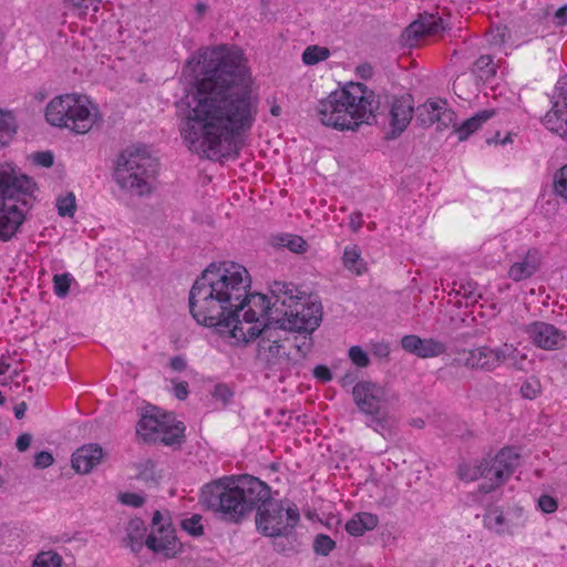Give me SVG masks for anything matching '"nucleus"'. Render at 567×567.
<instances>
[{
    "mask_svg": "<svg viewBox=\"0 0 567 567\" xmlns=\"http://www.w3.org/2000/svg\"><path fill=\"white\" fill-rule=\"evenodd\" d=\"M45 120L52 126L85 134L97 121V109L85 96L64 94L47 105Z\"/></svg>",
    "mask_w": 567,
    "mask_h": 567,
    "instance_id": "obj_8",
    "label": "nucleus"
},
{
    "mask_svg": "<svg viewBox=\"0 0 567 567\" xmlns=\"http://www.w3.org/2000/svg\"><path fill=\"white\" fill-rule=\"evenodd\" d=\"M497 64L491 55H481L473 64L472 72L480 80L486 82L495 76Z\"/></svg>",
    "mask_w": 567,
    "mask_h": 567,
    "instance_id": "obj_27",
    "label": "nucleus"
},
{
    "mask_svg": "<svg viewBox=\"0 0 567 567\" xmlns=\"http://www.w3.org/2000/svg\"><path fill=\"white\" fill-rule=\"evenodd\" d=\"M542 385L538 379H528L520 386L523 398L533 400L540 393Z\"/></svg>",
    "mask_w": 567,
    "mask_h": 567,
    "instance_id": "obj_41",
    "label": "nucleus"
},
{
    "mask_svg": "<svg viewBox=\"0 0 567 567\" xmlns=\"http://www.w3.org/2000/svg\"><path fill=\"white\" fill-rule=\"evenodd\" d=\"M145 546L164 558L175 557L182 549L174 530L164 526L153 528L145 539Z\"/></svg>",
    "mask_w": 567,
    "mask_h": 567,
    "instance_id": "obj_17",
    "label": "nucleus"
},
{
    "mask_svg": "<svg viewBox=\"0 0 567 567\" xmlns=\"http://www.w3.org/2000/svg\"><path fill=\"white\" fill-rule=\"evenodd\" d=\"M280 106L279 105H272V107L270 109V113L274 115V116H278L280 114Z\"/></svg>",
    "mask_w": 567,
    "mask_h": 567,
    "instance_id": "obj_64",
    "label": "nucleus"
},
{
    "mask_svg": "<svg viewBox=\"0 0 567 567\" xmlns=\"http://www.w3.org/2000/svg\"><path fill=\"white\" fill-rule=\"evenodd\" d=\"M169 365L174 371H184L186 369V361L183 357H174L169 361Z\"/></svg>",
    "mask_w": 567,
    "mask_h": 567,
    "instance_id": "obj_59",
    "label": "nucleus"
},
{
    "mask_svg": "<svg viewBox=\"0 0 567 567\" xmlns=\"http://www.w3.org/2000/svg\"><path fill=\"white\" fill-rule=\"evenodd\" d=\"M421 340L422 339L420 337L414 334L404 336L401 339V346L405 351L416 355L419 347L421 344Z\"/></svg>",
    "mask_w": 567,
    "mask_h": 567,
    "instance_id": "obj_43",
    "label": "nucleus"
},
{
    "mask_svg": "<svg viewBox=\"0 0 567 567\" xmlns=\"http://www.w3.org/2000/svg\"><path fill=\"white\" fill-rule=\"evenodd\" d=\"M554 189L557 195L567 200V164L556 173Z\"/></svg>",
    "mask_w": 567,
    "mask_h": 567,
    "instance_id": "obj_40",
    "label": "nucleus"
},
{
    "mask_svg": "<svg viewBox=\"0 0 567 567\" xmlns=\"http://www.w3.org/2000/svg\"><path fill=\"white\" fill-rule=\"evenodd\" d=\"M185 426L175 422L173 414L163 413L155 406L147 408L136 426V433L145 441L161 442L165 445L179 443Z\"/></svg>",
    "mask_w": 567,
    "mask_h": 567,
    "instance_id": "obj_10",
    "label": "nucleus"
},
{
    "mask_svg": "<svg viewBox=\"0 0 567 567\" xmlns=\"http://www.w3.org/2000/svg\"><path fill=\"white\" fill-rule=\"evenodd\" d=\"M10 364L6 362H0V375L9 372Z\"/></svg>",
    "mask_w": 567,
    "mask_h": 567,
    "instance_id": "obj_63",
    "label": "nucleus"
},
{
    "mask_svg": "<svg viewBox=\"0 0 567 567\" xmlns=\"http://www.w3.org/2000/svg\"><path fill=\"white\" fill-rule=\"evenodd\" d=\"M31 567H64V559L53 549L41 550L34 556Z\"/></svg>",
    "mask_w": 567,
    "mask_h": 567,
    "instance_id": "obj_29",
    "label": "nucleus"
},
{
    "mask_svg": "<svg viewBox=\"0 0 567 567\" xmlns=\"http://www.w3.org/2000/svg\"><path fill=\"white\" fill-rule=\"evenodd\" d=\"M162 515L159 512H155L154 515H153V525H154V528H157L159 526H163L162 525Z\"/></svg>",
    "mask_w": 567,
    "mask_h": 567,
    "instance_id": "obj_62",
    "label": "nucleus"
},
{
    "mask_svg": "<svg viewBox=\"0 0 567 567\" xmlns=\"http://www.w3.org/2000/svg\"><path fill=\"white\" fill-rule=\"evenodd\" d=\"M313 375L322 382H328L332 379L330 370L324 365H317L313 370Z\"/></svg>",
    "mask_w": 567,
    "mask_h": 567,
    "instance_id": "obj_52",
    "label": "nucleus"
},
{
    "mask_svg": "<svg viewBox=\"0 0 567 567\" xmlns=\"http://www.w3.org/2000/svg\"><path fill=\"white\" fill-rule=\"evenodd\" d=\"M120 501L122 504L135 508L143 506L145 503V498L141 494L136 493H123L120 495Z\"/></svg>",
    "mask_w": 567,
    "mask_h": 567,
    "instance_id": "obj_45",
    "label": "nucleus"
},
{
    "mask_svg": "<svg viewBox=\"0 0 567 567\" xmlns=\"http://www.w3.org/2000/svg\"><path fill=\"white\" fill-rule=\"evenodd\" d=\"M414 106L411 95L393 97L389 111V138H396L410 124Z\"/></svg>",
    "mask_w": 567,
    "mask_h": 567,
    "instance_id": "obj_16",
    "label": "nucleus"
},
{
    "mask_svg": "<svg viewBox=\"0 0 567 567\" xmlns=\"http://www.w3.org/2000/svg\"><path fill=\"white\" fill-rule=\"evenodd\" d=\"M334 542L327 535L319 534L313 542V549L318 555L327 556L333 548Z\"/></svg>",
    "mask_w": 567,
    "mask_h": 567,
    "instance_id": "obj_39",
    "label": "nucleus"
},
{
    "mask_svg": "<svg viewBox=\"0 0 567 567\" xmlns=\"http://www.w3.org/2000/svg\"><path fill=\"white\" fill-rule=\"evenodd\" d=\"M32 181L18 175L10 165H0V240L11 239L24 220L20 196L32 190Z\"/></svg>",
    "mask_w": 567,
    "mask_h": 567,
    "instance_id": "obj_7",
    "label": "nucleus"
},
{
    "mask_svg": "<svg viewBox=\"0 0 567 567\" xmlns=\"http://www.w3.org/2000/svg\"><path fill=\"white\" fill-rule=\"evenodd\" d=\"M32 441V436L29 433H23L17 439L16 446L20 452L28 450Z\"/></svg>",
    "mask_w": 567,
    "mask_h": 567,
    "instance_id": "obj_54",
    "label": "nucleus"
},
{
    "mask_svg": "<svg viewBox=\"0 0 567 567\" xmlns=\"http://www.w3.org/2000/svg\"><path fill=\"white\" fill-rule=\"evenodd\" d=\"M522 511L504 514L498 508L489 509L484 516V525L497 534L513 533V529L523 525Z\"/></svg>",
    "mask_w": 567,
    "mask_h": 567,
    "instance_id": "obj_19",
    "label": "nucleus"
},
{
    "mask_svg": "<svg viewBox=\"0 0 567 567\" xmlns=\"http://www.w3.org/2000/svg\"><path fill=\"white\" fill-rule=\"evenodd\" d=\"M464 365L487 372L496 370L495 348L484 346L465 352Z\"/></svg>",
    "mask_w": 567,
    "mask_h": 567,
    "instance_id": "obj_23",
    "label": "nucleus"
},
{
    "mask_svg": "<svg viewBox=\"0 0 567 567\" xmlns=\"http://www.w3.org/2000/svg\"><path fill=\"white\" fill-rule=\"evenodd\" d=\"M196 62L199 76L187 95L179 124L187 147L207 158H220L237 150L236 140L248 132L258 113V96L247 60L239 49H205Z\"/></svg>",
    "mask_w": 567,
    "mask_h": 567,
    "instance_id": "obj_1",
    "label": "nucleus"
},
{
    "mask_svg": "<svg viewBox=\"0 0 567 567\" xmlns=\"http://www.w3.org/2000/svg\"><path fill=\"white\" fill-rule=\"evenodd\" d=\"M145 525L140 518L132 519L127 526V535L125 538L126 545L131 547L132 551L138 553L145 545Z\"/></svg>",
    "mask_w": 567,
    "mask_h": 567,
    "instance_id": "obj_26",
    "label": "nucleus"
},
{
    "mask_svg": "<svg viewBox=\"0 0 567 567\" xmlns=\"http://www.w3.org/2000/svg\"><path fill=\"white\" fill-rule=\"evenodd\" d=\"M358 515L361 519V524H363V528H365L367 530L374 529L379 524V518L374 514L364 512L359 513Z\"/></svg>",
    "mask_w": 567,
    "mask_h": 567,
    "instance_id": "obj_50",
    "label": "nucleus"
},
{
    "mask_svg": "<svg viewBox=\"0 0 567 567\" xmlns=\"http://www.w3.org/2000/svg\"><path fill=\"white\" fill-rule=\"evenodd\" d=\"M362 224L363 219L361 213L355 212L350 215L349 226L354 233H357L362 227Z\"/></svg>",
    "mask_w": 567,
    "mask_h": 567,
    "instance_id": "obj_55",
    "label": "nucleus"
},
{
    "mask_svg": "<svg viewBox=\"0 0 567 567\" xmlns=\"http://www.w3.org/2000/svg\"><path fill=\"white\" fill-rule=\"evenodd\" d=\"M446 351V346L435 339H422L416 353L420 358H433L443 354Z\"/></svg>",
    "mask_w": 567,
    "mask_h": 567,
    "instance_id": "obj_31",
    "label": "nucleus"
},
{
    "mask_svg": "<svg viewBox=\"0 0 567 567\" xmlns=\"http://www.w3.org/2000/svg\"><path fill=\"white\" fill-rule=\"evenodd\" d=\"M343 266L357 276L363 275L368 267L361 257V250L357 245L347 246L342 256Z\"/></svg>",
    "mask_w": 567,
    "mask_h": 567,
    "instance_id": "obj_25",
    "label": "nucleus"
},
{
    "mask_svg": "<svg viewBox=\"0 0 567 567\" xmlns=\"http://www.w3.org/2000/svg\"><path fill=\"white\" fill-rule=\"evenodd\" d=\"M17 131V121L9 111L0 109V147L9 144Z\"/></svg>",
    "mask_w": 567,
    "mask_h": 567,
    "instance_id": "obj_28",
    "label": "nucleus"
},
{
    "mask_svg": "<svg viewBox=\"0 0 567 567\" xmlns=\"http://www.w3.org/2000/svg\"><path fill=\"white\" fill-rule=\"evenodd\" d=\"M34 162L42 167H50L53 165V155L51 152L35 153Z\"/></svg>",
    "mask_w": 567,
    "mask_h": 567,
    "instance_id": "obj_51",
    "label": "nucleus"
},
{
    "mask_svg": "<svg viewBox=\"0 0 567 567\" xmlns=\"http://www.w3.org/2000/svg\"><path fill=\"white\" fill-rule=\"evenodd\" d=\"M522 331L536 348L555 351L567 344V334L556 326L545 321H534L522 327Z\"/></svg>",
    "mask_w": 567,
    "mask_h": 567,
    "instance_id": "obj_14",
    "label": "nucleus"
},
{
    "mask_svg": "<svg viewBox=\"0 0 567 567\" xmlns=\"http://www.w3.org/2000/svg\"><path fill=\"white\" fill-rule=\"evenodd\" d=\"M202 515L193 514L190 517L182 520V527L192 536H202L204 534V526L202 524Z\"/></svg>",
    "mask_w": 567,
    "mask_h": 567,
    "instance_id": "obj_38",
    "label": "nucleus"
},
{
    "mask_svg": "<svg viewBox=\"0 0 567 567\" xmlns=\"http://www.w3.org/2000/svg\"><path fill=\"white\" fill-rule=\"evenodd\" d=\"M495 115L494 110H483L477 112L472 117L465 120L460 126L455 127L454 132L460 141L466 140L471 134L476 132L483 123L487 122Z\"/></svg>",
    "mask_w": 567,
    "mask_h": 567,
    "instance_id": "obj_24",
    "label": "nucleus"
},
{
    "mask_svg": "<svg viewBox=\"0 0 567 567\" xmlns=\"http://www.w3.org/2000/svg\"><path fill=\"white\" fill-rule=\"evenodd\" d=\"M437 113H439V116H436L437 118L435 122L437 124V130H444L450 126L456 127L455 126L456 114L453 110H451L447 106L446 102L441 101Z\"/></svg>",
    "mask_w": 567,
    "mask_h": 567,
    "instance_id": "obj_34",
    "label": "nucleus"
},
{
    "mask_svg": "<svg viewBox=\"0 0 567 567\" xmlns=\"http://www.w3.org/2000/svg\"><path fill=\"white\" fill-rule=\"evenodd\" d=\"M174 394L177 399L185 400L188 395V383L185 381L175 383Z\"/></svg>",
    "mask_w": 567,
    "mask_h": 567,
    "instance_id": "obj_53",
    "label": "nucleus"
},
{
    "mask_svg": "<svg viewBox=\"0 0 567 567\" xmlns=\"http://www.w3.org/2000/svg\"><path fill=\"white\" fill-rule=\"evenodd\" d=\"M538 507L542 512L550 514L557 509L558 502L555 497L545 494L538 498Z\"/></svg>",
    "mask_w": 567,
    "mask_h": 567,
    "instance_id": "obj_44",
    "label": "nucleus"
},
{
    "mask_svg": "<svg viewBox=\"0 0 567 567\" xmlns=\"http://www.w3.org/2000/svg\"><path fill=\"white\" fill-rule=\"evenodd\" d=\"M353 399L359 410L370 416L368 425L377 432H381L389 426L388 392L373 382L362 381L354 385Z\"/></svg>",
    "mask_w": 567,
    "mask_h": 567,
    "instance_id": "obj_11",
    "label": "nucleus"
},
{
    "mask_svg": "<svg viewBox=\"0 0 567 567\" xmlns=\"http://www.w3.org/2000/svg\"><path fill=\"white\" fill-rule=\"evenodd\" d=\"M207 4L203 3V2H198L196 6H195V11L196 13L198 14V17H203L204 13L207 11Z\"/></svg>",
    "mask_w": 567,
    "mask_h": 567,
    "instance_id": "obj_61",
    "label": "nucleus"
},
{
    "mask_svg": "<svg viewBox=\"0 0 567 567\" xmlns=\"http://www.w3.org/2000/svg\"><path fill=\"white\" fill-rule=\"evenodd\" d=\"M457 293L472 302H475L476 298L480 297V293L476 292V284L471 281L461 284Z\"/></svg>",
    "mask_w": 567,
    "mask_h": 567,
    "instance_id": "obj_46",
    "label": "nucleus"
},
{
    "mask_svg": "<svg viewBox=\"0 0 567 567\" xmlns=\"http://www.w3.org/2000/svg\"><path fill=\"white\" fill-rule=\"evenodd\" d=\"M56 208L60 216L73 217L76 209L75 196L73 193H68L66 195L59 197L56 199Z\"/></svg>",
    "mask_w": 567,
    "mask_h": 567,
    "instance_id": "obj_36",
    "label": "nucleus"
},
{
    "mask_svg": "<svg viewBox=\"0 0 567 567\" xmlns=\"http://www.w3.org/2000/svg\"><path fill=\"white\" fill-rule=\"evenodd\" d=\"M233 315L229 336L238 342L255 339L265 324L277 326L297 332H312L321 321V306L309 301L308 296L291 282L275 281L270 297L249 293Z\"/></svg>",
    "mask_w": 567,
    "mask_h": 567,
    "instance_id": "obj_2",
    "label": "nucleus"
},
{
    "mask_svg": "<svg viewBox=\"0 0 567 567\" xmlns=\"http://www.w3.org/2000/svg\"><path fill=\"white\" fill-rule=\"evenodd\" d=\"M349 357L351 359V361L360 367V368H365L368 367V364L370 363V360H369V357L367 354V352H364L360 347L358 346H354V347H351L350 350H349Z\"/></svg>",
    "mask_w": 567,
    "mask_h": 567,
    "instance_id": "obj_42",
    "label": "nucleus"
},
{
    "mask_svg": "<svg viewBox=\"0 0 567 567\" xmlns=\"http://www.w3.org/2000/svg\"><path fill=\"white\" fill-rule=\"evenodd\" d=\"M24 412H25V404L24 403H21V404H18V405L14 406V415H16L17 419L23 417Z\"/></svg>",
    "mask_w": 567,
    "mask_h": 567,
    "instance_id": "obj_60",
    "label": "nucleus"
},
{
    "mask_svg": "<svg viewBox=\"0 0 567 567\" xmlns=\"http://www.w3.org/2000/svg\"><path fill=\"white\" fill-rule=\"evenodd\" d=\"M330 52L327 48L310 45L302 53V61L307 65L317 64L320 61L328 59Z\"/></svg>",
    "mask_w": 567,
    "mask_h": 567,
    "instance_id": "obj_33",
    "label": "nucleus"
},
{
    "mask_svg": "<svg viewBox=\"0 0 567 567\" xmlns=\"http://www.w3.org/2000/svg\"><path fill=\"white\" fill-rule=\"evenodd\" d=\"M495 358L497 368L507 362L511 368L518 371H528L533 363L525 352L508 342L495 348Z\"/></svg>",
    "mask_w": 567,
    "mask_h": 567,
    "instance_id": "obj_21",
    "label": "nucleus"
},
{
    "mask_svg": "<svg viewBox=\"0 0 567 567\" xmlns=\"http://www.w3.org/2000/svg\"><path fill=\"white\" fill-rule=\"evenodd\" d=\"M373 354L379 358H388L390 354V348L384 342L373 344Z\"/></svg>",
    "mask_w": 567,
    "mask_h": 567,
    "instance_id": "obj_57",
    "label": "nucleus"
},
{
    "mask_svg": "<svg viewBox=\"0 0 567 567\" xmlns=\"http://www.w3.org/2000/svg\"><path fill=\"white\" fill-rule=\"evenodd\" d=\"M104 457L99 444H86L79 447L72 455V467L81 474L90 473Z\"/></svg>",
    "mask_w": 567,
    "mask_h": 567,
    "instance_id": "obj_20",
    "label": "nucleus"
},
{
    "mask_svg": "<svg viewBox=\"0 0 567 567\" xmlns=\"http://www.w3.org/2000/svg\"><path fill=\"white\" fill-rule=\"evenodd\" d=\"M248 270L233 261L209 265L198 277L188 297L193 318L200 324L224 333L231 326L233 315L250 288Z\"/></svg>",
    "mask_w": 567,
    "mask_h": 567,
    "instance_id": "obj_3",
    "label": "nucleus"
},
{
    "mask_svg": "<svg viewBox=\"0 0 567 567\" xmlns=\"http://www.w3.org/2000/svg\"><path fill=\"white\" fill-rule=\"evenodd\" d=\"M287 331L279 324H265L256 338H259L257 344V360L266 368L271 370H281L288 368L290 363L289 352L287 351Z\"/></svg>",
    "mask_w": 567,
    "mask_h": 567,
    "instance_id": "obj_12",
    "label": "nucleus"
},
{
    "mask_svg": "<svg viewBox=\"0 0 567 567\" xmlns=\"http://www.w3.org/2000/svg\"><path fill=\"white\" fill-rule=\"evenodd\" d=\"M554 20L557 25L567 24V6L559 8L555 14Z\"/></svg>",
    "mask_w": 567,
    "mask_h": 567,
    "instance_id": "obj_58",
    "label": "nucleus"
},
{
    "mask_svg": "<svg viewBox=\"0 0 567 567\" xmlns=\"http://www.w3.org/2000/svg\"><path fill=\"white\" fill-rule=\"evenodd\" d=\"M74 281V278L71 274H56L53 277V290L54 293L60 297L64 298L68 296L70 291L71 284Z\"/></svg>",
    "mask_w": 567,
    "mask_h": 567,
    "instance_id": "obj_35",
    "label": "nucleus"
},
{
    "mask_svg": "<svg viewBox=\"0 0 567 567\" xmlns=\"http://www.w3.org/2000/svg\"><path fill=\"white\" fill-rule=\"evenodd\" d=\"M346 530L352 536H361L367 532L358 514L346 524Z\"/></svg>",
    "mask_w": 567,
    "mask_h": 567,
    "instance_id": "obj_47",
    "label": "nucleus"
},
{
    "mask_svg": "<svg viewBox=\"0 0 567 567\" xmlns=\"http://www.w3.org/2000/svg\"><path fill=\"white\" fill-rule=\"evenodd\" d=\"M444 30L442 18L425 13L405 29L403 37L408 47H415L424 35H436Z\"/></svg>",
    "mask_w": 567,
    "mask_h": 567,
    "instance_id": "obj_18",
    "label": "nucleus"
},
{
    "mask_svg": "<svg viewBox=\"0 0 567 567\" xmlns=\"http://www.w3.org/2000/svg\"><path fill=\"white\" fill-rule=\"evenodd\" d=\"M518 453L512 447L501 450L494 457L483 460L484 483L480 492L487 494L508 478L518 465Z\"/></svg>",
    "mask_w": 567,
    "mask_h": 567,
    "instance_id": "obj_13",
    "label": "nucleus"
},
{
    "mask_svg": "<svg viewBox=\"0 0 567 567\" xmlns=\"http://www.w3.org/2000/svg\"><path fill=\"white\" fill-rule=\"evenodd\" d=\"M268 498L269 486L259 478L250 475L224 476L202 487L199 504L220 519L238 524L259 502Z\"/></svg>",
    "mask_w": 567,
    "mask_h": 567,
    "instance_id": "obj_4",
    "label": "nucleus"
},
{
    "mask_svg": "<svg viewBox=\"0 0 567 567\" xmlns=\"http://www.w3.org/2000/svg\"><path fill=\"white\" fill-rule=\"evenodd\" d=\"M542 265V255L537 249H530L508 269V277L514 281H522L535 275Z\"/></svg>",
    "mask_w": 567,
    "mask_h": 567,
    "instance_id": "obj_22",
    "label": "nucleus"
},
{
    "mask_svg": "<svg viewBox=\"0 0 567 567\" xmlns=\"http://www.w3.org/2000/svg\"><path fill=\"white\" fill-rule=\"evenodd\" d=\"M460 477L464 481H476L483 478V461L475 464H464L458 468Z\"/></svg>",
    "mask_w": 567,
    "mask_h": 567,
    "instance_id": "obj_37",
    "label": "nucleus"
},
{
    "mask_svg": "<svg viewBox=\"0 0 567 567\" xmlns=\"http://www.w3.org/2000/svg\"><path fill=\"white\" fill-rule=\"evenodd\" d=\"M543 123L547 130L567 141V75L558 80L553 106L545 114Z\"/></svg>",
    "mask_w": 567,
    "mask_h": 567,
    "instance_id": "obj_15",
    "label": "nucleus"
},
{
    "mask_svg": "<svg viewBox=\"0 0 567 567\" xmlns=\"http://www.w3.org/2000/svg\"><path fill=\"white\" fill-rule=\"evenodd\" d=\"M54 458L51 453L42 451L35 454L33 466L37 468H47L52 465Z\"/></svg>",
    "mask_w": 567,
    "mask_h": 567,
    "instance_id": "obj_48",
    "label": "nucleus"
},
{
    "mask_svg": "<svg viewBox=\"0 0 567 567\" xmlns=\"http://www.w3.org/2000/svg\"><path fill=\"white\" fill-rule=\"evenodd\" d=\"M441 102H427L416 109V121L422 126H431L436 122Z\"/></svg>",
    "mask_w": 567,
    "mask_h": 567,
    "instance_id": "obj_30",
    "label": "nucleus"
},
{
    "mask_svg": "<svg viewBox=\"0 0 567 567\" xmlns=\"http://www.w3.org/2000/svg\"><path fill=\"white\" fill-rule=\"evenodd\" d=\"M71 2L74 7L79 8H90L93 7L94 11L97 10V4L102 2V0H68Z\"/></svg>",
    "mask_w": 567,
    "mask_h": 567,
    "instance_id": "obj_56",
    "label": "nucleus"
},
{
    "mask_svg": "<svg viewBox=\"0 0 567 567\" xmlns=\"http://www.w3.org/2000/svg\"><path fill=\"white\" fill-rule=\"evenodd\" d=\"M256 526L267 537L287 536L300 520L299 509L288 502L271 499L259 502Z\"/></svg>",
    "mask_w": 567,
    "mask_h": 567,
    "instance_id": "obj_9",
    "label": "nucleus"
},
{
    "mask_svg": "<svg viewBox=\"0 0 567 567\" xmlns=\"http://www.w3.org/2000/svg\"><path fill=\"white\" fill-rule=\"evenodd\" d=\"M375 94L363 84H351L341 91H334L317 105L319 121L336 130L354 131L362 123L375 121L378 109Z\"/></svg>",
    "mask_w": 567,
    "mask_h": 567,
    "instance_id": "obj_5",
    "label": "nucleus"
},
{
    "mask_svg": "<svg viewBox=\"0 0 567 567\" xmlns=\"http://www.w3.org/2000/svg\"><path fill=\"white\" fill-rule=\"evenodd\" d=\"M231 395H233V392L226 384H217L214 388L213 396L216 400L221 401L224 404L230 400Z\"/></svg>",
    "mask_w": 567,
    "mask_h": 567,
    "instance_id": "obj_49",
    "label": "nucleus"
},
{
    "mask_svg": "<svg viewBox=\"0 0 567 567\" xmlns=\"http://www.w3.org/2000/svg\"><path fill=\"white\" fill-rule=\"evenodd\" d=\"M158 163L146 147L131 146L116 158L113 172L115 183L124 190L146 196L154 189Z\"/></svg>",
    "mask_w": 567,
    "mask_h": 567,
    "instance_id": "obj_6",
    "label": "nucleus"
},
{
    "mask_svg": "<svg viewBox=\"0 0 567 567\" xmlns=\"http://www.w3.org/2000/svg\"><path fill=\"white\" fill-rule=\"evenodd\" d=\"M277 245L281 247L288 248L290 251L296 254H302L307 250L308 245L306 240L298 236L291 234H285L277 237Z\"/></svg>",
    "mask_w": 567,
    "mask_h": 567,
    "instance_id": "obj_32",
    "label": "nucleus"
}]
</instances>
